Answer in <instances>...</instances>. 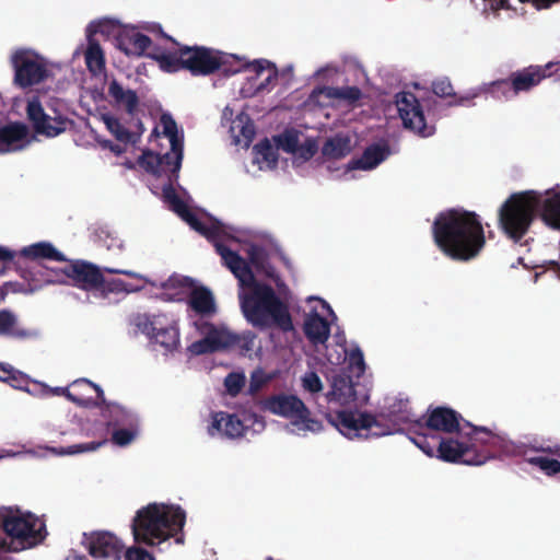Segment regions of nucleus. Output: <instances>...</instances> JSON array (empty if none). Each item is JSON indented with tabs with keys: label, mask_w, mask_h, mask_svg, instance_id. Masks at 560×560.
Wrapping results in <instances>:
<instances>
[{
	"label": "nucleus",
	"mask_w": 560,
	"mask_h": 560,
	"mask_svg": "<svg viewBox=\"0 0 560 560\" xmlns=\"http://www.w3.org/2000/svg\"><path fill=\"white\" fill-rule=\"evenodd\" d=\"M122 143H124V145L122 144H114L110 141H104L102 143V145L104 148L109 149L115 155H120L127 150V144L129 142H122Z\"/></svg>",
	"instance_id": "56"
},
{
	"label": "nucleus",
	"mask_w": 560,
	"mask_h": 560,
	"mask_svg": "<svg viewBox=\"0 0 560 560\" xmlns=\"http://www.w3.org/2000/svg\"><path fill=\"white\" fill-rule=\"evenodd\" d=\"M0 335L24 336V334L16 328V318L10 312L0 311Z\"/></svg>",
	"instance_id": "48"
},
{
	"label": "nucleus",
	"mask_w": 560,
	"mask_h": 560,
	"mask_svg": "<svg viewBox=\"0 0 560 560\" xmlns=\"http://www.w3.org/2000/svg\"><path fill=\"white\" fill-rule=\"evenodd\" d=\"M267 560H272V559H267Z\"/></svg>",
	"instance_id": "63"
},
{
	"label": "nucleus",
	"mask_w": 560,
	"mask_h": 560,
	"mask_svg": "<svg viewBox=\"0 0 560 560\" xmlns=\"http://www.w3.org/2000/svg\"><path fill=\"white\" fill-rule=\"evenodd\" d=\"M272 376L261 369L255 370L250 375V390L256 392L271 381Z\"/></svg>",
	"instance_id": "52"
},
{
	"label": "nucleus",
	"mask_w": 560,
	"mask_h": 560,
	"mask_svg": "<svg viewBox=\"0 0 560 560\" xmlns=\"http://www.w3.org/2000/svg\"><path fill=\"white\" fill-rule=\"evenodd\" d=\"M555 66L553 62L547 63L545 67H529L515 73L512 82L497 81L489 84L477 86L459 96H456L451 105H467L471 100L485 92H490L497 98H511L518 92L527 91L537 85L544 78L548 77L547 70Z\"/></svg>",
	"instance_id": "8"
},
{
	"label": "nucleus",
	"mask_w": 560,
	"mask_h": 560,
	"mask_svg": "<svg viewBox=\"0 0 560 560\" xmlns=\"http://www.w3.org/2000/svg\"><path fill=\"white\" fill-rule=\"evenodd\" d=\"M108 273L113 275H124L129 277L132 281H125L122 279H113L109 281H105L103 279V285L101 287V291L98 296L106 298L109 293H125L130 294L138 291H141L145 288L147 284L156 285L149 277L145 275L127 270V269H117V268H105L104 269Z\"/></svg>",
	"instance_id": "25"
},
{
	"label": "nucleus",
	"mask_w": 560,
	"mask_h": 560,
	"mask_svg": "<svg viewBox=\"0 0 560 560\" xmlns=\"http://www.w3.org/2000/svg\"><path fill=\"white\" fill-rule=\"evenodd\" d=\"M1 551L8 552L9 550L0 549V552H1ZM0 560H9V558H8V557H4V558H0Z\"/></svg>",
	"instance_id": "60"
},
{
	"label": "nucleus",
	"mask_w": 560,
	"mask_h": 560,
	"mask_svg": "<svg viewBox=\"0 0 560 560\" xmlns=\"http://www.w3.org/2000/svg\"><path fill=\"white\" fill-rule=\"evenodd\" d=\"M230 133L234 144L247 148L255 135V127L250 117L246 113H240L232 120Z\"/></svg>",
	"instance_id": "37"
},
{
	"label": "nucleus",
	"mask_w": 560,
	"mask_h": 560,
	"mask_svg": "<svg viewBox=\"0 0 560 560\" xmlns=\"http://www.w3.org/2000/svg\"><path fill=\"white\" fill-rule=\"evenodd\" d=\"M253 158L246 165V172L252 176H257L259 172L271 171L278 162V149L273 141L264 139L254 145Z\"/></svg>",
	"instance_id": "30"
},
{
	"label": "nucleus",
	"mask_w": 560,
	"mask_h": 560,
	"mask_svg": "<svg viewBox=\"0 0 560 560\" xmlns=\"http://www.w3.org/2000/svg\"><path fill=\"white\" fill-rule=\"evenodd\" d=\"M310 303H314L304 320V332L314 345L325 343L330 335V325L336 320V315L324 300L311 296Z\"/></svg>",
	"instance_id": "18"
},
{
	"label": "nucleus",
	"mask_w": 560,
	"mask_h": 560,
	"mask_svg": "<svg viewBox=\"0 0 560 560\" xmlns=\"http://www.w3.org/2000/svg\"><path fill=\"white\" fill-rule=\"evenodd\" d=\"M106 441H100V442H89V443H80L74 444L69 447H38L37 450H31L26 448L25 446H21L20 450L13 451L9 448H2L0 450V459L5 457H15L20 456L22 454H27L34 457H43L45 456L46 452H50L55 455H74L80 453H86V452H94L97 448H100L103 444H105Z\"/></svg>",
	"instance_id": "29"
},
{
	"label": "nucleus",
	"mask_w": 560,
	"mask_h": 560,
	"mask_svg": "<svg viewBox=\"0 0 560 560\" xmlns=\"http://www.w3.org/2000/svg\"><path fill=\"white\" fill-rule=\"evenodd\" d=\"M0 380L10 383V385L14 388L33 393L27 387L28 377L20 371L14 370L10 365L0 364Z\"/></svg>",
	"instance_id": "45"
},
{
	"label": "nucleus",
	"mask_w": 560,
	"mask_h": 560,
	"mask_svg": "<svg viewBox=\"0 0 560 560\" xmlns=\"http://www.w3.org/2000/svg\"><path fill=\"white\" fill-rule=\"evenodd\" d=\"M32 142L28 128L21 122H11L0 127V154L25 149Z\"/></svg>",
	"instance_id": "32"
},
{
	"label": "nucleus",
	"mask_w": 560,
	"mask_h": 560,
	"mask_svg": "<svg viewBox=\"0 0 560 560\" xmlns=\"http://www.w3.org/2000/svg\"><path fill=\"white\" fill-rule=\"evenodd\" d=\"M264 429L262 417L254 412L244 411L238 416L219 411L211 416L208 433L212 438L237 439L243 436L247 430L260 432Z\"/></svg>",
	"instance_id": "14"
},
{
	"label": "nucleus",
	"mask_w": 560,
	"mask_h": 560,
	"mask_svg": "<svg viewBox=\"0 0 560 560\" xmlns=\"http://www.w3.org/2000/svg\"><path fill=\"white\" fill-rule=\"evenodd\" d=\"M277 149L291 154L292 162L300 166L311 160L317 152L318 144L315 139L296 129H287L273 138Z\"/></svg>",
	"instance_id": "19"
},
{
	"label": "nucleus",
	"mask_w": 560,
	"mask_h": 560,
	"mask_svg": "<svg viewBox=\"0 0 560 560\" xmlns=\"http://www.w3.org/2000/svg\"><path fill=\"white\" fill-rule=\"evenodd\" d=\"M9 61L13 70V83L27 89L40 84L54 75L59 67L36 50L20 47L10 54Z\"/></svg>",
	"instance_id": "10"
},
{
	"label": "nucleus",
	"mask_w": 560,
	"mask_h": 560,
	"mask_svg": "<svg viewBox=\"0 0 560 560\" xmlns=\"http://www.w3.org/2000/svg\"><path fill=\"white\" fill-rule=\"evenodd\" d=\"M126 560H154L153 556L145 549L133 546L130 548L125 547L124 555Z\"/></svg>",
	"instance_id": "53"
},
{
	"label": "nucleus",
	"mask_w": 560,
	"mask_h": 560,
	"mask_svg": "<svg viewBox=\"0 0 560 560\" xmlns=\"http://www.w3.org/2000/svg\"><path fill=\"white\" fill-rule=\"evenodd\" d=\"M66 270L67 266L59 269H39L40 278L33 284L32 291L40 289L45 284L67 283L70 279Z\"/></svg>",
	"instance_id": "44"
},
{
	"label": "nucleus",
	"mask_w": 560,
	"mask_h": 560,
	"mask_svg": "<svg viewBox=\"0 0 560 560\" xmlns=\"http://www.w3.org/2000/svg\"><path fill=\"white\" fill-rule=\"evenodd\" d=\"M376 418L382 419L383 423L395 427L394 433L400 431L402 424L412 420L408 399L396 396L387 397Z\"/></svg>",
	"instance_id": "34"
},
{
	"label": "nucleus",
	"mask_w": 560,
	"mask_h": 560,
	"mask_svg": "<svg viewBox=\"0 0 560 560\" xmlns=\"http://www.w3.org/2000/svg\"><path fill=\"white\" fill-rule=\"evenodd\" d=\"M72 388H73V390H75V389L92 388V389H94L97 393V397L100 399H103V390H102V388L98 385L90 382L89 380L82 378V380L75 381L72 384Z\"/></svg>",
	"instance_id": "55"
},
{
	"label": "nucleus",
	"mask_w": 560,
	"mask_h": 560,
	"mask_svg": "<svg viewBox=\"0 0 560 560\" xmlns=\"http://www.w3.org/2000/svg\"><path fill=\"white\" fill-rule=\"evenodd\" d=\"M80 55V48L75 49L73 52V59L77 58Z\"/></svg>",
	"instance_id": "59"
},
{
	"label": "nucleus",
	"mask_w": 560,
	"mask_h": 560,
	"mask_svg": "<svg viewBox=\"0 0 560 560\" xmlns=\"http://www.w3.org/2000/svg\"><path fill=\"white\" fill-rule=\"evenodd\" d=\"M434 441L438 458L450 463H463L466 465H482L492 455L478 453V445H490L493 448L508 452L505 440L486 429H472L469 432L457 431L454 436L431 439Z\"/></svg>",
	"instance_id": "4"
},
{
	"label": "nucleus",
	"mask_w": 560,
	"mask_h": 560,
	"mask_svg": "<svg viewBox=\"0 0 560 560\" xmlns=\"http://www.w3.org/2000/svg\"><path fill=\"white\" fill-rule=\"evenodd\" d=\"M86 48L83 51L86 68L93 74H100L105 69L104 51L94 37H86Z\"/></svg>",
	"instance_id": "41"
},
{
	"label": "nucleus",
	"mask_w": 560,
	"mask_h": 560,
	"mask_svg": "<svg viewBox=\"0 0 560 560\" xmlns=\"http://www.w3.org/2000/svg\"><path fill=\"white\" fill-rule=\"evenodd\" d=\"M438 246L450 257L469 260L482 249L486 238L475 212L453 209L440 213L433 225Z\"/></svg>",
	"instance_id": "2"
},
{
	"label": "nucleus",
	"mask_w": 560,
	"mask_h": 560,
	"mask_svg": "<svg viewBox=\"0 0 560 560\" xmlns=\"http://www.w3.org/2000/svg\"><path fill=\"white\" fill-rule=\"evenodd\" d=\"M229 110V107H225L224 116H226V112Z\"/></svg>",
	"instance_id": "62"
},
{
	"label": "nucleus",
	"mask_w": 560,
	"mask_h": 560,
	"mask_svg": "<svg viewBox=\"0 0 560 560\" xmlns=\"http://www.w3.org/2000/svg\"><path fill=\"white\" fill-rule=\"evenodd\" d=\"M176 542L180 544L182 539L180 538H176Z\"/></svg>",
	"instance_id": "61"
},
{
	"label": "nucleus",
	"mask_w": 560,
	"mask_h": 560,
	"mask_svg": "<svg viewBox=\"0 0 560 560\" xmlns=\"http://www.w3.org/2000/svg\"><path fill=\"white\" fill-rule=\"evenodd\" d=\"M432 89L434 94L441 97L452 96L454 94L450 80L445 78L434 81Z\"/></svg>",
	"instance_id": "54"
},
{
	"label": "nucleus",
	"mask_w": 560,
	"mask_h": 560,
	"mask_svg": "<svg viewBox=\"0 0 560 560\" xmlns=\"http://www.w3.org/2000/svg\"><path fill=\"white\" fill-rule=\"evenodd\" d=\"M537 215L550 228L560 230V185L534 190Z\"/></svg>",
	"instance_id": "27"
},
{
	"label": "nucleus",
	"mask_w": 560,
	"mask_h": 560,
	"mask_svg": "<svg viewBox=\"0 0 560 560\" xmlns=\"http://www.w3.org/2000/svg\"><path fill=\"white\" fill-rule=\"evenodd\" d=\"M107 93L110 103L118 109L127 113L131 117L138 115L141 109V101L137 92L122 85L113 79L108 82Z\"/></svg>",
	"instance_id": "33"
},
{
	"label": "nucleus",
	"mask_w": 560,
	"mask_h": 560,
	"mask_svg": "<svg viewBox=\"0 0 560 560\" xmlns=\"http://www.w3.org/2000/svg\"><path fill=\"white\" fill-rule=\"evenodd\" d=\"M196 330L201 338L187 347L191 355L212 353L232 348L233 331L224 325H213L205 319L194 322Z\"/></svg>",
	"instance_id": "16"
},
{
	"label": "nucleus",
	"mask_w": 560,
	"mask_h": 560,
	"mask_svg": "<svg viewBox=\"0 0 560 560\" xmlns=\"http://www.w3.org/2000/svg\"><path fill=\"white\" fill-rule=\"evenodd\" d=\"M264 411L288 420L285 429L298 436H307L323 431V423L312 416L311 410L296 395L277 394L260 401Z\"/></svg>",
	"instance_id": "6"
},
{
	"label": "nucleus",
	"mask_w": 560,
	"mask_h": 560,
	"mask_svg": "<svg viewBox=\"0 0 560 560\" xmlns=\"http://www.w3.org/2000/svg\"><path fill=\"white\" fill-rule=\"evenodd\" d=\"M66 273L74 285L98 296L104 277L97 266L84 260H73L67 265Z\"/></svg>",
	"instance_id": "26"
},
{
	"label": "nucleus",
	"mask_w": 560,
	"mask_h": 560,
	"mask_svg": "<svg viewBox=\"0 0 560 560\" xmlns=\"http://www.w3.org/2000/svg\"><path fill=\"white\" fill-rule=\"evenodd\" d=\"M418 435L412 442L428 456H435V444L429 439H438L441 433H454L459 427L458 415L448 408L438 407L431 410L423 423L419 422Z\"/></svg>",
	"instance_id": "13"
},
{
	"label": "nucleus",
	"mask_w": 560,
	"mask_h": 560,
	"mask_svg": "<svg viewBox=\"0 0 560 560\" xmlns=\"http://www.w3.org/2000/svg\"><path fill=\"white\" fill-rule=\"evenodd\" d=\"M138 328L166 352H173L180 345L179 329L174 316L167 314L142 315L137 319Z\"/></svg>",
	"instance_id": "15"
},
{
	"label": "nucleus",
	"mask_w": 560,
	"mask_h": 560,
	"mask_svg": "<svg viewBox=\"0 0 560 560\" xmlns=\"http://www.w3.org/2000/svg\"><path fill=\"white\" fill-rule=\"evenodd\" d=\"M396 106L405 128L424 138L434 133V126L427 122L422 107L412 93H398Z\"/></svg>",
	"instance_id": "21"
},
{
	"label": "nucleus",
	"mask_w": 560,
	"mask_h": 560,
	"mask_svg": "<svg viewBox=\"0 0 560 560\" xmlns=\"http://www.w3.org/2000/svg\"><path fill=\"white\" fill-rule=\"evenodd\" d=\"M14 258V253L7 247L0 246V260L11 261Z\"/></svg>",
	"instance_id": "57"
},
{
	"label": "nucleus",
	"mask_w": 560,
	"mask_h": 560,
	"mask_svg": "<svg viewBox=\"0 0 560 560\" xmlns=\"http://www.w3.org/2000/svg\"><path fill=\"white\" fill-rule=\"evenodd\" d=\"M189 307L202 317L212 316L217 313L214 296L210 290L203 287H192L188 294Z\"/></svg>",
	"instance_id": "36"
},
{
	"label": "nucleus",
	"mask_w": 560,
	"mask_h": 560,
	"mask_svg": "<svg viewBox=\"0 0 560 560\" xmlns=\"http://www.w3.org/2000/svg\"><path fill=\"white\" fill-rule=\"evenodd\" d=\"M362 97V92L357 86H323L314 90L308 97L310 106H339L355 105Z\"/></svg>",
	"instance_id": "24"
},
{
	"label": "nucleus",
	"mask_w": 560,
	"mask_h": 560,
	"mask_svg": "<svg viewBox=\"0 0 560 560\" xmlns=\"http://www.w3.org/2000/svg\"><path fill=\"white\" fill-rule=\"evenodd\" d=\"M40 393L43 395H47V394H54V395H65L69 400L80 405V406H88L89 405V400L88 399H83L81 397H79L74 392H70L68 389H65V388H61V387H56V388H49L45 385H42V390Z\"/></svg>",
	"instance_id": "50"
},
{
	"label": "nucleus",
	"mask_w": 560,
	"mask_h": 560,
	"mask_svg": "<svg viewBox=\"0 0 560 560\" xmlns=\"http://www.w3.org/2000/svg\"><path fill=\"white\" fill-rule=\"evenodd\" d=\"M103 121L110 133H113L120 142H135V136L110 115H104Z\"/></svg>",
	"instance_id": "47"
},
{
	"label": "nucleus",
	"mask_w": 560,
	"mask_h": 560,
	"mask_svg": "<svg viewBox=\"0 0 560 560\" xmlns=\"http://www.w3.org/2000/svg\"><path fill=\"white\" fill-rule=\"evenodd\" d=\"M45 536L42 517L18 508H0V549H28L42 542Z\"/></svg>",
	"instance_id": "5"
},
{
	"label": "nucleus",
	"mask_w": 560,
	"mask_h": 560,
	"mask_svg": "<svg viewBox=\"0 0 560 560\" xmlns=\"http://www.w3.org/2000/svg\"><path fill=\"white\" fill-rule=\"evenodd\" d=\"M348 359L351 372L357 376H360L365 369L363 353L360 349H352L348 354L342 350V353H338L336 360L331 354L327 355V360L332 364H339L342 360Z\"/></svg>",
	"instance_id": "43"
},
{
	"label": "nucleus",
	"mask_w": 560,
	"mask_h": 560,
	"mask_svg": "<svg viewBox=\"0 0 560 560\" xmlns=\"http://www.w3.org/2000/svg\"><path fill=\"white\" fill-rule=\"evenodd\" d=\"M327 419L349 440L385 436L394 434L395 430V427L383 423L376 416L360 410H330Z\"/></svg>",
	"instance_id": "9"
},
{
	"label": "nucleus",
	"mask_w": 560,
	"mask_h": 560,
	"mask_svg": "<svg viewBox=\"0 0 560 560\" xmlns=\"http://www.w3.org/2000/svg\"><path fill=\"white\" fill-rule=\"evenodd\" d=\"M354 143L350 135H337L324 144L323 154L330 159L343 158L352 151Z\"/></svg>",
	"instance_id": "40"
},
{
	"label": "nucleus",
	"mask_w": 560,
	"mask_h": 560,
	"mask_svg": "<svg viewBox=\"0 0 560 560\" xmlns=\"http://www.w3.org/2000/svg\"><path fill=\"white\" fill-rule=\"evenodd\" d=\"M159 66L166 72L187 69L194 74H208L223 63H231V56L205 47H183L167 49L166 55H158Z\"/></svg>",
	"instance_id": "7"
},
{
	"label": "nucleus",
	"mask_w": 560,
	"mask_h": 560,
	"mask_svg": "<svg viewBox=\"0 0 560 560\" xmlns=\"http://www.w3.org/2000/svg\"><path fill=\"white\" fill-rule=\"evenodd\" d=\"M155 132L156 139L167 142L168 150L163 153L149 150L138 159L139 166L158 182L151 184V190L159 194L161 189L164 202L191 229L214 244L223 264L238 280L240 307L246 322L259 329L277 327L283 331L291 330L293 324L288 304L271 287L255 280L246 261L238 254L245 252L252 264H260L262 252L252 244V233L223 224L205 212L191 210L186 194H178L174 189L172 183L178 177L183 160V135L178 132L171 115L161 116Z\"/></svg>",
	"instance_id": "1"
},
{
	"label": "nucleus",
	"mask_w": 560,
	"mask_h": 560,
	"mask_svg": "<svg viewBox=\"0 0 560 560\" xmlns=\"http://www.w3.org/2000/svg\"><path fill=\"white\" fill-rule=\"evenodd\" d=\"M20 254L31 259L66 260L65 255L48 242H38L25 246L21 249Z\"/></svg>",
	"instance_id": "39"
},
{
	"label": "nucleus",
	"mask_w": 560,
	"mask_h": 560,
	"mask_svg": "<svg viewBox=\"0 0 560 560\" xmlns=\"http://www.w3.org/2000/svg\"><path fill=\"white\" fill-rule=\"evenodd\" d=\"M301 386L304 392L312 395L320 393L324 388L320 377L314 371H307L301 376Z\"/></svg>",
	"instance_id": "49"
},
{
	"label": "nucleus",
	"mask_w": 560,
	"mask_h": 560,
	"mask_svg": "<svg viewBox=\"0 0 560 560\" xmlns=\"http://www.w3.org/2000/svg\"><path fill=\"white\" fill-rule=\"evenodd\" d=\"M534 190L511 195L499 209V222L506 235L522 238L537 214Z\"/></svg>",
	"instance_id": "11"
},
{
	"label": "nucleus",
	"mask_w": 560,
	"mask_h": 560,
	"mask_svg": "<svg viewBox=\"0 0 560 560\" xmlns=\"http://www.w3.org/2000/svg\"><path fill=\"white\" fill-rule=\"evenodd\" d=\"M232 339V348L237 349L244 355H250L255 350L257 336L253 331L233 332Z\"/></svg>",
	"instance_id": "46"
},
{
	"label": "nucleus",
	"mask_w": 560,
	"mask_h": 560,
	"mask_svg": "<svg viewBox=\"0 0 560 560\" xmlns=\"http://www.w3.org/2000/svg\"><path fill=\"white\" fill-rule=\"evenodd\" d=\"M119 21L109 18H102L92 21L85 30L86 37H94L96 34H101L105 37L115 36L118 37L119 32L122 30Z\"/></svg>",
	"instance_id": "42"
},
{
	"label": "nucleus",
	"mask_w": 560,
	"mask_h": 560,
	"mask_svg": "<svg viewBox=\"0 0 560 560\" xmlns=\"http://www.w3.org/2000/svg\"><path fill=\"white\" fill-rule=\"evenodd\" d=\"M231 60L238 65L234 72L242 74L238 93L244 98L259 97L270 93L277 84L278 69L266 59H256L247 62L231 56Z\"/></svg>",
	"instance_id": "12"
},
{
	"label": "nucleus",
	"mask_w": 560,
	"mask_h": 560,
	"mask_svg": "<svg viewBox=\"0 0 560 560\" xmlns=\"http://www.w3.org/2000/svg\"><path fill=\"white\" fill-rule=\"evenodd\" d=\"M117 47L127 56H148L159 62L158 55H166L168 48L152 45L151 39L135 26L124 25L117 37Z\"/></svg>",
	"instance_id": "22"
},
{
	"label": "nucleus",
	"mask_w": 560,
	"mask_h": 560,
	"mask_svg": "<svg viewBox=\"0 0 560 560\" xmlns=\"http://www.w3.org/2000/svg\"><path fill=\"white\" fill-rule=\"evenodd\" d=\"M389 155L390 150L387 143H374L368 147L360 158L353 159L347 164L343 176L349 179L352 177L350 175L352 171H372L382 162H384Z\"/></svg>",
	"instance_id": "31"
},
{
	"label": "nucleus",
	"mask_w": 560,
	"mask_h": 560,
	"mask_svg": "<svg viewBox=\"0 0 560 560\" xmlns=\"http://www.w3.org/2000/svg\"><path fill=\"white\" fill-rule=\"evenodd\" d=\"M28 119L33 122L38 133L47 137H56L67 129L69 121L60 114L54 116L47 114L38 98L28 100L26 107Z\"/></svg>",
	"instance_id": "23"
},
{
	"label": "nucleus",
	"mask_w": 560,
	"mask_h": 560,
	"mask_svg": "<svg viewBox=\"0 0 560 560\" xmlns=\"http://www.w3.org/2000/svg\"><path fill=\"white\" fill-rule=\"evenodd\" d=\"M560 445H540L526 454V462L547 477L560 475Z\"/></svg>",
	"instance_id": "28"
},
{
	"label": "nucleus",
	"mask_w": 560,
	"mask_h": 560,
	"mask_svg": "<svg viewBox=\"0 0 560 560\" xmlns=\"http://www.w3.org/2000/svg\"><path fill=\"white\" fill-rule=\"evenodd\" d=\"M357 398L352 381L347 376H334L330 388L326 394L330 410L335 407H347L354 402Z\"/></svg>",
	"instance_id": "35"
},
{
	"label": "nucleus",
	"mask_w": 560,
	"mask_h": 560,
	"mask_svg": "<svg viewBox=\"0 0 560 560\" xmlns=\"http://www.w3.org/2000/svg\"><path fill=\"white\" fill-rule=\"evenodd\" d=\"M104 417L107 424L113 427L112 440L118 446H127L136 440L139 433L138 418L119 405H107Z\"/></svg>",
	"instance_id": "20"
},
{
	"label": "nucleus",
	"mask_w": 560,
	"mask_h": 560,
	"mask_svg": "<svg viewBox=\"0 0 560 560\" xmlns=\"http://www.w3.org/2000/svg\"><path fill=\"white\" fill-rule=\"evenodd\" d=\"M244 384L245 375L243 373H230L224 381L225 388L232 396L238 394Z\"/></svg>",
	"instance_id": "51"
},
{
	"label": "nucleus",
	"mask_w": 560,
	"mask_h": 560,
	"mask_svg": "<svg viewBox=\"0 0 560 560\" xmlns=\"http://www.w3.org/2000/svg\"><path fill=\"white\" fill-rule=\"evenodd\" d=\"M192 287L188 278L175 275L161 283V288L163 289L162 296L167 301H180L188 296Z\"/></svg>",
	"instance_id": "38"
},
{
	"label": "nucleus",
	"mask_w": 560,
	"mask_h": 560,
	"mask_svg": "<svg viewBox=\"0 0 560 560\" xmlns=\"http://www.w3.org/2000/svg\"><path fill=\"white\" fill-rule=\"evenodd\" d=\"M186 514L175 504L150 503L139 509L131 532L136 542L155 547L175 537L184 527Z\"/></svg>",
	"instance_id": "3"
},
{
	"label": "nucleus",
	"mask_w": 560,
	"mask_h": 560,
	"mask_svg": "<svg viewBox=\"0 0 560 560\" xmlns=\"http://www.w3.org/2000/svg\"><path fill=\"white\" fill-rule=\"evenodd\" d=\"M81 545L94 560H121L125 544L108 530H93L82 535Z\"/></svg>",
	"instance_id": "17"
},
{
	"label": "nucleus",
	"mask_w": 560,
	"mask_h": 560,
	"mask_svg": "<svg viewBox=\"0 0 560 560\" xmlns=\"http://www.w3.org/2000/svg\"><path fill=\"white\" fill-rule=\"evenodd\" d=\"M124 165H126L128 168H132L135 166L131 161H126Z\"/></svg>",
	"instance_id": "58"
}]
</instances>
